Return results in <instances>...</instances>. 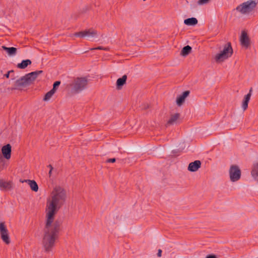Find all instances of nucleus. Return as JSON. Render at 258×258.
Here are the masks:
<instances>
[{"mask_svg":"<svg viewBox=\"0 0 258 258\" xmlns=\"http://www.w3.org/2000/svg\"><path fill=\"white\" fill-rule=\"evenodd\" d=\"M54 92L53 90H51L49 92H48L44 96V97L43 98V100L44 101H47L49 100L51 97L52 96V95L54 94Z\"/></svg>","mask_w":258,"mask_h":258,"instance_id":"23","label":"nucleus"},{"mask_svg":"<svg viewBox=\"0 0 258 258\" xmlns=\"http://www.w3.org/2000/svg\"><path fill=\"white\" fill-rule=\"evenodd\" d=\"M252 91V88H251L249 90V93L246 95L244 96L243 101L242 102V108H243V110H245L247 107H248V103L250 100L251 96V93Z\"/></svg>","mask_w":258,"mask_h":258,"instance_id":"15","label":"nucleus"},{"mask_svg":"<svg viewBox=\"0 0 258 258\" xmlns=\"http://www.w3.org/2000/svg\"><path fill=\"white\" fill-rule=\"evenodd\" d=\"M0 233L1 238L7 244L10 243L8 230L4 222H0Z\"/></svg>","mask_w":258,"mask_h":258,"instance_id":"8","label":"nucleus"},{"mask_svg":"<svg viewBox=\"0 0 258 258\" xmlns=\"http://www.w3.org/2000/svg\"><path fill=\"white\" fill-rule=\"evenodd\" d=\"M20 181L22 183L26 182L29 185L31 189L36 192L38 190V186L35 180H29V179H25L24 180L20 179Z\"/></svg>","mask_w":258,"mask_h":258,"instance_id":"14","label":"nucleus"},{"mask_svg":"<svg viewBox=\"0 0 258 258\" xmlns=\"http://www.w3.org/2000/svg\"><path fill=\"white\" fill-rule=\"evenodd\" d=\"M13 187V183L11 181H6L0 179V188L2 190H11Z\"/></svg>","mask_w":258,"mask_h":258,"instance_id":"13","label":"nucleus"},{"mask_svg":"<svg viewBox=\"0 0 258 258\" xmlns=\"http://www.w3.org/2000/svg\"><path fill=\"white\" fill-rule=\"evenodd\" d=\"M97 49H98V50H108L109 48H107V47H102V46H98L97 47L90 48L91 50H97Z\"/></svg>","mask_w":258,"mask_h":258,"instance_id":"24","label":"nucleus"},{"mask_svg":"<svg viewBox=\"0 0 258 258\" xmlns=\"http://www.w3.org/2000/svg\"><path fill=\"white\" fill-rule=\"evenodd\" d=\"M251 174L253 178L258 182V163L253 165Z\"/></svg>","mask_w":258,"mask_h":258,"instance_id":"19","label":"nucleus"},{"mask_svg":"<svg viewBox=\"0 0 258 258\" xmlns=\"http://www.w3.org/2000/svg\"><path fill=\"white\" fill-rule=\"evenodd\" d=\"M2 48L5 50L9 55L13 56L16 54L17 49L16 48L14 47H7L5 46H2Z\"/></svg>","mask_w":258,"mask_h":258,"instance_id":"18","label":"nucleus"},{"mask_svg":"<svg viewBox=\"0 0 258 258\" xmlns=\"http://www.w3.org/2000/svg\"><path fill=\"white\" fill-rule=\"evenodd\" d=\"M198 20L195 18H188L184 21V23L188 26H194L198 24Z\"/></svg>","mask_w":258,"mask_h":258,"instance_id":"20","label":"nucleus"},{"mask_svg":"<svg viewBox=\"0 0 258 258\" xmlns=\"http://www.w3.org/2000/svg\"><path fill=\"white\" fill-rule=\"evenodd\" d=\"M60 82L59 81H56L54 82L53 85V88L51 89L52 90H53L54 92L56 91V88L59 86L60 85Z\"/></svg>","mask_w":258,"mask_h":258,"instance_id":"25","label":"nucleus"},{"mask_svg":"<svg viewBox=\"0 0 258 258\" xmlns=\"http://www.w3.org/2000/svg\"><path fill=\"white\" fill-rule=\"evenodd\" d=\"M179 116L180 114L177 113L172 114L170 116L169 120L167 121L166 124V126L167 127L169 125L175 124L177 122V120L179 119Z\"/></svg>","mask_w":258,"mask_h":258,"instance_id":"16","label":"nucleus"},{"mask_svg":"<svg viewBox=\"0 0 258 258\" xmlns=\"http://www.w3.org/2000/svg\"><path fill=\"white\" fill-rule=\"evenodd\" d=\"M47 167H48V168H49V169H51V170H53V167H52V165H50V164L48 165L47 166Z\"/></svg>","mask_w":258,"mask_h":258,"instance_id":"32","label":"nucleus"},{"mask_svg":"<svg viewBox=\"0 0 258 258\" xmlns=\"http://www.w3.org/2000/svg\"><path fill=\"white\" fill-rule=\"evenodd\" d=\"M191 49H192L191 47L189 45L184 46L182 49V50L180 52V55L183 56H186L191 52Z\"/></svg>","mask_w":258,"mask_h":258,"instance_id":"22","label":"nucleus"},{"mask_svg":"<svg viewBox=\"0 0 258 258\" xmlns=\"http://www.w3.org/2000/svg\"><path fill=\"white\" fill-rule=\"evenodd\" d=\"M67 198L66 190L62 187L57 185L53 187L50 197L47 199L45 209L46 224L42 240V244L46 252L52 250L58 237L60 223L58 221L54 222V216L64 204Z\"/></svg>","mask_w":258,"mask_h":258,"instance_id":"1","label":"nucleus"},{"mask_svg":"<svg viewBox=\"0 0 258 258\" xmlns=\"http://www.w3.org/2000/svg\"><path fill=\"white\" fill-rule=\"evenodd\" d=\"M233 53V49L230 42L224 45L223 49L215 56V60L217 63H221L231 57Z\"/></svg>","mask_w":258,"mask_h":258,"instance_id":"3","label":"nucleus"},{"mask_svg":"<svg viewBox=\"0 0 258 258\" xmlns=\"http://www.w3.org/2000/svg\"><path fill=\"white\" fill-rule=\"evenodd\" d=\"M161 253H162V250L161 249H159L158 251V253H157V256L158 257H161Z\"/></svg>","mask_w":258,"mask_h":258,"instance_id":"30","label":"nucleus"},{"mask_svg":"<svg viewBox=\"0 0 258 258\" xmlns=\"http://www.w3.org/2000/svg\"><path fill=\"white\" fill-rule=\"evenodd\" d=\"M222 256L221 255H215V254H208L206 256L205 258H217V257H220Z\"/></svg>","mask_w":258,"mask_h":258,"instance_id":"27","label":"nucleus"},{"mask_svg":"<svg viewBox=\"0 0 258 258\" xmlns=\"http://www.w3.org/2000/svg\"><path fill=\"white\" fill-rule=\"evenodd\" d=\"M240 44L242 47L247 49L250 45V39L245 31H242L240 37Z\"/></svg>","mask_w":258,"mask_h":258,"instance_id":"9","label":"nucleus"},{"mask_svg":"<svg viewBox=\"0 0 258 258\" xmlns=\"http://www.w3.org/2000/svg\"><path fill=\"white\" fill-rule=\"evenodd\" d=\"M88 83L87 79L85 78H77L70 85L74 93H78L84 90Z\"/></svg>","mask_w":258,"mask_h":258,"instance_id":"5","label":"nucleus"},{"mask_svg":"<svg viewBox=\"0 0 258 258\" xmlns=\"http://www.w3.org/2000/svg\"><path fill=\"white\" fill-rule=\"evenodd\" d=\"M116 161L115 158H111L107 160L106 162L108 163H114Z\"/></svg>","mask_w":258,"mask_h":258,"instance_id":"28","label":"nucleus"},{"mask_svg":"<svg viewBox=\"0 0 258 258\" xmlns=\"http://www.w3.org/2000/svg\"><path fill=\"white\" fill-rule=\"evenodd\" d=\"M189 91H185L177 97L176 102L178 106H180L183 103L185 98L189 95Z\"/></svg>","mask_w":258,"mask_h":258,"instance_id":"12","label":"nucleus"},{"mask_svg":"<svg viewBox=\"0 0 258 258\" xmlns=\"http://www.w3.org/2000/svg\"><path fill=\"white\" fill-rule=\"evenodd\" d=\"M31 63L32 62L30 59L23 60L21 63H19L17 64V67L19 69H24L28 65L31 64Z\"/></svg>","mask_w":258,"mask_h":258,"instance_id":"21","label":"nucleus"},{"mask_svg":"<svg viewBox=\"0 0 258 258\" xmlns=\"http://www.w3.org/2000/svg\"><path fill=\"white\" fill-rule=\"evenodd\" d=\"M210 0H199L198 4L200 5H203L209 3Z\"/></svg>","mask_w":258,"mask_h":258,"instance_id":"26","label":"nucleus"},{"mask_svg":"<svg viewBox=\"0 0 258 258\" xmlns=\"http://www.w3.org/2000/svg\"><path fill=\"white\" fill-rule=\"evenodd\" d=\"M201 166V162L200 160H196L189 164L188 170L191 172L197 171Z\"/></svg>","mask_w":258,"mask_h":258,"instance_id":"11","label":"nucleus"},{"mask_svg":"<svg viewBox=\"0 0 258 258\" xmlns=\"http://www.w3.org/2000/svg\"><path fill=\"white\" fill-rule=\"evenodd\" d=\"M74 35L80 38L87 37L88 38H90L96 37L97 35V32L93 29H89L76 32L74 34Z\"/></svg>","mask_w":258,"mask_h":258,"instance_id":"7","label":"nucleus"},{"mask_svg":"<svg viewBox=\"0 0 258 258\" xmlns=\"http://www.w3.org/2000/svg\"><path fill=\"white\" fill-rule=\"evenodd\" d=\"M127 79L126 75H123L121 78H118L116 81V88L120 90L125 84Z\"/></svg>","mask_w":258,"mask_h":258,"instance_id":"17","label":"nucleus"},{"mask_svg":"<svg viewBox=\"0 0 258 258\" xmlns=\"http://www.w3.org/2000/svg\"><path fill=\"white\" fill-rule=\"evenodd\" d=\"M42 72V71H37L26 74L15 82V87L12 88L11 90L22 89L30 85L33 83L38 75L41 74Z\"/></svg>","mask_w":258,"mask_h":258,"instance_id":"2","label":"nucleus"},{"mask_svg":"<svg viewBox=\"0 0 258 258\" xmlns=\"http://www.w3.org/2000/svg\"><path fill=\"white\" fill-rule=\"evenodd\" d=\"M13 72H14V71H9V72L7 73V74H6L5 75V76L6 78H8L9 77L10 74L11 73H13Z\"/></svg>","mask_w":258,"mask_h":258,"instance_id":"29","label":"nucleus"},{"mask_svg":"<svg viewBox=\"0 0 258 258\" xmlns=\"http://www.w3.org/2000/svg\"><path fill=\"white\" fill-rule=\"evenodd\" d=\"M11 146L7 144L4 146L2 148V152L4 157L6 159H10L11 156Z\"/></svg>","mask_w":258,"mask_h":258,"instance_id":"10","label":"nucleus"},{"mask_svg":"<svg viewBox=\"0 0 258 258\" xmlns=\"http://www.w3.org/2000/svg\"><path fill=\"white\" fill-rule=\"evenodd\" d=\"M52 170H51V169L49 170V171L48 172V175H49V177H50L51 176Z\"/></svg>","mask_w":258,"mask_h":258,"instance_id":"31","label":"nucleus"},{"mask_svg":"<svg viewBox=\"0 0 258 258\" xmlns=\"http://www.w3.org/2000/svg\"><path fill=\"white\" fill-rule=\"evenodd\" d=\"M257 2L255 0H248L237 6V11L241 14H247L251 12L256 7Z\"/></svg>","mask_w":258,"mask_h":258,"instance_id":"4","label":"nucleus"},{"mask_svg":"<svg viewBox=\"0 0 258 258\" xmlns=\"http://www.w3.org/2000/svg\"><path fill=\"white\" fill-rule=\"evenodd\" d=\"M229 172L230 180L232 182L238 181L241 177V171L237 165H232Z\"/></svg>","mask_w":258,"mask_h":258,"instance_id":"6","label":"nucleus"}]
</instances>
